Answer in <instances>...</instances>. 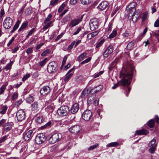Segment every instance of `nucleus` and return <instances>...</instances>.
<instances>
[{"label":"nucleus","mask_w":159,"mask_h":159,"mask_svg":"<svg viewBox=\"0 0 159 159\" xmlns=\"http://www.w3.org/2000/svg\"><path fill=\"white\" fill-rule=\"evenodd\" d=\"M52 23V21H49L48 23H46V24H45V25L43 27V29L44 30L47 29L50 26Z\"/></svg>","instance_id":"ea45409f"},{"label":"nucleus","mask_w":159,"mask_h":159,"mask_svg":"<svg viewBox=\"0 0 159 159\" xmlns=\"http://www.w3.org/2000/svg\"><path fill=\"white\" fill-rule=\"evenodd\" d=\"M47 60L48 59L47 58H44V59L43 60L41 61L40 62H39V65L41 66H43L46 63Z\"/></svg>","instance_id":"58836bf2"},{"label":"nucleus","mask_w":159,"mask_h":159,"mask_svg":"<svg viewBox=\"0 0 159 159\" xmlns=\"http://www.w3.org/2000/svg\"><path fill=\"white\" fill-rule=\"evenodd\" d=\"M6 89V85H2L0 89V94H2Z\"/></svg>","instance_id":"de8ad7c7"},{"label":"nucleus","mask_w":159,"mask_h":159,"mask_svg":"<svg viewBox=\"0 0 159 159\" xmlns=\"http://www.w3.org/2000/svg\"><path fill=\"white\" fill-rule=\"evenodd\" d=\"M66 4L63 3L59 7L58 10V12L59 13H61V11L63 10Z\"/></svg>","instance_id":"79ce46f5"},{"label":"nucleus","mask_w":159,"mask_h":159,"mask_svg":"<svg viewBox=\"0 0 159 159\" xmlns=\"http://www.w3.org/2000/svg\"><path fill=\"white\" fill-rule=\"evenodd\" d=\"M83 77L82 75L77 76L76 77L75 80L77 82H80L83 80Z\"/></svg>","instance_id":"c9c22d12"},{"label":"nucleus","mask_w":159,"mask_h":159,"mask_svg":"<svg viewBox=\"0 0 159 159\" xmlns=\"http://www.w3.org/2000/svg\"><path fill=\"white\" fill-rule=\"evenodd\" d=\"M32 110L33 111H37L39 110V105L37 102H34L31 105Z\"/></svg>","instance_id":"4be33fe9"},{"label":"nucleus","mask_w":159,"mask_h":159,"mask_svg":"<svg viewBox=\"0 0 159 159\" xmlns=\"http://www.w3.org/2000/svg\"><path fill=\"white\" fill-rule=\"evenodd\" d=\"M36 121L39 123H41L43 121V118L42 116H39L37 117Z\"/></svg>","instance_id":"c756f323"},{"label":"nucleus","mask_w":159,"mask_h":159,"mask_svg":"<svg viewBox=\"0 0 159 159\" xmlns=\"http://www.w3.org/2000/svg\"><path fill=\"white\" fill-rule=\"evenodd\" d=\"M88 94V90L84 89L82 92L81 97L82 98H84L85 96H87Z\"/></svg>","instance_id":"a878e982"},{"label":"nucleus","mask_w":159,"mask_h":159,"mask_svg":"<svg viewBox=\"0 0 159 159\" xmlns=\"http://www.w3.org/2000/svg\"><path fill=\"white\" fill-rule=\"evenodd\" d=\"M13 123L12 122H7L4 125V129L7 131H9L12 128Z\"/></svg>","instance_id":"412c9836"},{"label":"nucleus","mask_w":159,"mask_h":159,"mask_svg":"<svg viewBox=\"0 0 159 159\" xmlns=\"http://www.w3.org/2000/svg\"><path fill=\"white\" fill-rule=\"evenodd\" d=\"M13 24V20L10 17H7L3 23V26L6 29L10 28Z\"/></svg>","instance_id":"0eeeda50"},{"label":"nucleus","mask_w":159,"mask_h":159,"mask_svg":"<svg viewBox=\"0 0 159 159\" xmlns=\"http://www.w3.org/2000/svg\"><path fill=\"white\" fill-rule=\"evenodd\" d=\"M7 138V136H4L1 139H0V143L3 142Z\"/></svg>","instance_id":"0e129e2a"},{"label":"nucleus","mask_w":159,"mask_h":159,"mask_svg":"<svg viewBox=\"0 0 159 159\" xmlns=\"http://www.w3.org/2000/svg\"><path fill=\"white\" fill-rule=\"evenodd\" d=\"M87 55V54L86 52H84L80 55L77 58L78 60L80 61L84 57Z\"/></svg>","instance_id":"b1692460"},{"label":"nucleus","mask_w":159,"mask_h":159,"mask_svg":"<svg viewBox=\"0 0 159 159\" xmlns=\"http://www.w3.org/2000/svg\"><path fill=\"white\" fill-rule=\"evenodd\" d=\"M98 146V144H96L94 145L90 146L89 148H88V150H93L97 147Z\"/></svg>","instance_id":"3c124183"},{"label":"nucleus","mask_w":159,"mask_h":159,"mask_svg":"<svg viewBox=\"0 0 159 159\" xmlns=\"http://www.w3.org/2000/svg\"><path fill=\"white\" fill-rule=\"evenodd\" d=\"M73 75V74L71 73L69 74H68L67 75V74L66 75V77L64 78V81L65 82H67L70 79L71 77Z\"/></svg>","instance_id":"72a5a7b5"},{"label":"nucleus","mask_w":159,"mask_h":159,"mask_svg":"<svg viewBox=\"0 0 159 159\" xmlns=\"http://www.w3.org/2000/svg\"><path fill=\"white\" fill-rule=\"evenodd\" d=\"M102 89V85H98L95 87L94 89H92L91 91L93 94H95L100 91Z\"/></svg>","instance_id":"6ab92c4d"},{"label":"nucleus","mask_w":159,"mask_h":159,"mask_svg":"<svg viewBox=\"0 0 159 159\" xmlns=\"http://www.w3.org/2000/svg\"><path fill=\"white\" fill-rule=\"evenodd\" d=\"M134 69L132 63H127L126 67L123 68L120 72V76L122 79L117 83L115 84L112 87V89H115L119 86V84L123 86L129 85L131 82Z\"/></svg>","instance_id":"f257e3e1"},{"label":"nucleus","mask_w":159,"mask_h":159,"mask_svg":"<svg viewBox=\"0 0 159 159\" xmlns=\"http://www.w3.org/2000/svg\"><path fill=\"white\" fill-rule=\"evenodd\" d=\"M83 18V15L81 17L74 19L72 20L69 24V25L71 27H73L78 24L81 21Z\"/></svg>","instance_id":"4468645a"},{"label":"nucleus","mask_w":159,"mask_h":159,"mask_svg":"<svg viewBox=\"0 0 159 159\" xmlns=\"http://www.w3.org/2000/svg\"><path fill=\"white\" fill-rule=\"evenodd\" d=\"M149 133L148 130L146 129H142L136 131L135 134L137 135H146Z\"/></svg>","instance_id":"aec40b11"},{"label":"nucleus","mask_w":159,"mask_h":159,"mask_svg":"<svg viewBox=\"0 0 159 159\" xmlns=\"http://www.w3.org/2000/svg\"><path fill=\"white\" fill-rule=\"evenodd\" d=\"M51 122L50 121H49L45 124L43 126H41L42 129H43L45 128H46L48 126H49L51 124Z\"/></svg>","instance_id":"864d4df0"},{"label":"nucleus","mask_w":159,"mask_h":159,"mask_svg":"<svg viewBox=\"0 0 159 159\" xmlns=\"http://www.w3.org/2000/svg\"><path fill=\"white\" fill-rule=\"evenodd\" d=\"M131 15L129 16V13H128V18L130 19H132L133 22H135L137 21L139 17V15L137 14L136 12L131 13Z\"/></svg>","instance_id":"ddd939ff"},{"label":"nucleus","mask_w":159,"mask_h":159,"mask_svg":"<svg viewBox=\"0 0 159 159\" xmlns=\"http://www.w3.org/2000/svg\"><path fill=\"white\" fill-rule=\"evenodd\" d=\"M136 3L133 2L130 3L128 6L127 7L128 8V11L129 13V16L131 14V12H136V7L137 6Z\"/></svg>","instance_id":"9b49d317"},{"label":"nucleus","mask_w":159,"mask_h":159,"mask_svg":"<svg viewBox=\"0 0 159 159\" xmlns=\"http://www.w3.org/2000/svg\"><path fill=\"white\" fill-rule=\"evenodd\" d=\"M15 39L14 37H12L11 39V40L9 41L8 43L7 44V46L9 47L13 42L14 40Z\"/></svg>","instance_id":"69168bd1"},{"label":"nucleus","mask_w":159,"mask_h":159,"mask_svg":"<svg viewBox=\"0 0 159 159\" xmlns=\"http://www.w3.org/2000/svg\"><path fill=\"white\" fill-rule=\"evenodd\" d=\"M7 108L6 106H3L1 108L2 110L0 111V113L2 114H5L7 110Z\"/></svg>","instance_id":"7c9ffc66"},{"label":"nucleus","mask_w":159,"mask_h":159,"mask_svg":"<svg viewBox=\"0 0 159 159\" xmlns=\"http://www.w3.org/2000/svg\"><path fill=\"white\" fill-rule=\"evenodd\" d=\"M109 3L106 1H104L101 3L98 7V8L100 11H103L109 7Z\"/></svg>","instance_id":"f8f14e48"},{"label":"nucleus","mask_w":159,"mask_h":159,"mask_svg":"<svg viewBox=\"0 0 159 159\" xmlns=\"http://www.w3.org/2000/svg\"><path fill=\"white\" fill-rule=\"evenodd\" d=\"M69 111V109L68 106H61L57 110V114L61 116H67Z\"/></svg>","instance_id":"7ed1b4c3"},{"label":"nucleus","mask_w":159,"mask_h":159,"mask_svg":"<svg viewBox=\"0 0 159 159\" xmlns=\"http://www.w3.org/2000/svg\"><path fill=\"white\" fill-rule=\"evenodd\" d=\"M113 47L112 46H109L106 49L103 53L104 56L106 57L109 56L113 52Z\"/></svg>","instance_id":"2eb2a0df"},{"label":"nucleus","mask_w":159,"mask_h":159,"mask_svg":"<svg viewBox=\"0 0 159 159\" xmlns=\"http://www.w3.org/2000/svg\"><path fill=\"white\" fill-rule=\"evenodd\" d=\"M52 14H49L47 18L44 20V23L46 24L47 22L50 21L51 18H52Z\"/></svg>","instance_id":"e433bc0d"},{"label":"nucleus","mask_w":159,"mask_h":159,"mask_svg":"<svg viewBox=\"0 0 159 159\" xmlns=\"http://www.w3.org/2000/svg\"><path fill=\"white\" fill-rule=\"evenodd\" d=\"M26 101L27 102L30 103L34 101L33 97L30 96L26 98Z\"/></svg>","instance_id":"2f4dec72"},{"label":"nucleus","mask_w":159,"mask_h":159,"mask_svg":"<svg viewBox=\"0 0 159 159\" xmlns=\"http://www.w3.org/2000/svg\"><path fill=\"white\" fill-rule=\"evenodd\" d=\"M156 145H154V146H153L152 147L149 149V152L151 153H153L155 150V148H156Z\"/></svg>","instance_id":"c03bdc74"},{"label":"nucleus","mask_w":159,"mask_h":159,"mask_svg":"<svg viewBox=\"0 0 159 159\" xmlns=\"http://www.w3.org/2000/svg\"><path fill=\"white\" fill-rule=\"evenodd\" d=\"M129 33L128 31H126L125 33L123 34V36L125 37H127L128 36Z\"/></svg>","instance_id":"338daca9"},{"label":"nucleus","mask_w":159,"mask_h":159,"mask_svg":"<svg viewBox=\"0 0 159 159\" xmlns=\"http://www.w3.org/2000/svg\"><path fill=\"white\" fill-rule=\"evenodd\" d=\"M81 27H80L78 28V29H77V30L73 34V35H75L77 34H78L79 33L80 31H81Z\"/></svg>","instance_id":"052dcab7"},{"label":"nucleus","mask_w":159,"mask_h":159,"mask_svg":"<svg viewBox=\"0 0 159 159\" xmlns=\"http://www.w3.org/2000/svg\"><path fill=\"white\" fill-rule=\"evenodd\" d=\"M154 26L155 27H158L159 26V19H157L154 23Z\"/></svg>","instance_id":"680f3d73"},{"label":"nucleus","mask_w":159,"mask_h":159,"mask_svg":"<svg viewBox=\"0 0 159 159\" xmlns=\"http://www.w3.org/2000/svg\"><path fill=\"white\" fill-rule=\"evenodd\" d=\"M155 125V121L154 119H151L148 121V125L150 128H152Z\"/></svg>","instance_id":"c85d7f7f"},{"label":"nucleus","mask_w":159,"mask_h":159,"mask_svg":"<svg viewBox=\"0 0 159 159\" xmlns=\"http://www.w3.org/2000/svg\"><path fill=\"white\" fill-rule=\"evenodd\" d=\"M33 134V131L30 130L25 134H24V138L25 141L29 140L31 139Z\"/></svg>","instance_id":"f3484780"},{"label":"nucleus","mask_w":159,"mask_h":159,"mask_svg":"<svg viewBox=\"0 0 159 159\" xmlns=\"http://www.w3.org/2000/svg\"><path fill=\"white\" fill-rule=\"evenodd\" d=\"M50 52V50L49 49H47L44 52L41 54V56L42 57L45 56L46 55L48 54Z\"/></svg>","instance_id":"49530a36"},{"label":"nucleus","mask_w":159,"mask_h":159,"mask_svg":"<svg viewBox=\"0 0 159 159\" xmlns=\"http://www.w3.org/2000/svg\"><path fill=\"white\" fill-rule=\"evenodd\" d=\"M98 21L96 19H91L89 24L91 30L93 31L97 29L98 27Z\"/></svg>","instance_id":"423d86ee"},{"label":"nucleus","mask_w":159,"mask_h":159,"mask_svg":"<svg viewBox=\"0 0 159 159\" xmlns=\"http://www.w3.org/2000/svg\"><path fill=\"white\" fill-rule=\"evenodd\" d=\"M82 129L81 126L76 125L70 128L69 130L72 134H75L78 133Z\"/></svg>","instance_id":"1a4fd4ad"},{"label":"nucleus","mask_w":159,"mask_h":159,"mask_svg":"<svg viewBox=\"0 0 159 159\" xmlns=\"http://www.w3.org/2000/svg\"><path fill=\"white\" fill-rule=\"evenodd\" d=\"M62 137L61 133H56L52 135L49 139V143L50 144H54L60 140Z\"/></svg>","instance_id":"f03ea898"},{"label":"nucleus","mask_w":159,"mask_h":159,"mask_svg":"<svg viewBox=\"0 0 159 159\" xmlns=\"http://www.w3.org/2000/svg\"><path fill=\"white\" fill-rule=\"evenodd\" d=\"M75 42V41H73L71 44L67 48V50H71L72 48H73V47L74 45Z\"/></svg>","instance_id":"09e8293b"},{"label":"nucleus","mask_w":159,"mask_h":159,"mask_svg":"<svg viewBox=\"0 0 159 159\" xmlns=\"http://www.w3.org/2000/svg\"><path fill=\"white\" fill-rule=\"evenodd\" d=\"M16 116L18 120L19 121H21L25 117V112L23 110H20L18 111Z\"/></svg>","instance_id":"9d476101"},{"label":"nucleus","mask_w":159,"mask_h":159,"mask_svg":"<svg viewBox=\"0 0 159 159\" xmlns=\"http://www.w3.org/2000/svg\"><path fill=\"white\" fill-rule=\"evenodd\" d=\"M92 0H80L81 3L84 5L89 4Z\"/></svg>","instance_id":"f704fd0d"},{"label":"nucleus","mask_w":159,"mask_h":159,"mask_svg":"<svg viewBox=\"0 0 159 159\" xmlns=\"http://www.w3.org/2000/svg\"><path fill=\"white\" fill-rule=\"evenodd\" d=\"M46 137L43 133L39 134L36 137L35 139L36 143L40 144L43 143L46 140Z\"/></svg>","instance_id":"39448f33"},{"label":"nucleus","mask_w":159,"mask_h":159,"mask_svg":"<svg viewBox=\"0 0 159 159\" xmlns=\"http://www.w3.org/2000/svg\"><path fill=\"white\" fill-rule=\"evenodd\" d=\"M25 14L26 16H28L31 14V11H30V9L29 8H27L25 11Z\"/></svg>","instance_id":"8fccbe9b"},{"label":"nucleus","mask_w":159,"mask_h":159,"mask_svg":"<svg viewBox=\"0 0 159 159\" xmlns=\"http://www.w3.org/2000/svg\"><path fill=\"white\" fill-rule=\"evenodd\" d=\"M58 1L59 0H51L50 2V5L53 6L54 5L57 4Z\"/></svg>","instance_id":"4d7b16f0"},{"label":"nucleus","mask_w":159,"mask_h":159,"mask_svg":"<svg viewBox=\"0 0 159 159\" xmlns=\"http://www.w3.org/2000/svg\"><path fill=\"white\" fill-rule=\"evenodd\" d=\"M148 28L147 27H146L144 30L143 33V34L139 36V40H140L143 38V37L144 36L145 34H146L147 30H148Z\"/></svg>","instance_id":"473e14b6"},{"label":"nucleus","mask_w":159,"mask_h":159,"mask_svg":"<svg viewBox=\"0 0 159 159\" xmlns=\"http://www.w3.org/2000/svg\"><path fill=\"white\" fill-rule=\"evenodd\" d=\"M92 113L89 110H86L83 113L82 117V118L86 121H89L91 118Z\"/></svg>","instance_id":"6e6552de"},{"label":"nucleus","mask_w":159,"mask_h":159,"mask_svg":"<svg viewBox=\"0 0 159 159\" xmlns=\"http://www.w3.org/2000/svg\"><path fill=\"white\" fill-rule=\"evenodd\" d=\"M22 99L20 100H19L16 102L15 103V106L16 107H18L22 102Z\"/></svg>","instance_id":"bf43d9fd"},{"label":"nucleus","mask_w":159,"mask_h":159,"mask_svg":"<svg viewBox=\"0 0 159 159\" xmlns=\"http://www.w3.org/2000/svg\"><path fill=\"white\" fill-rule=\"evenodd\" d=\"M57 64L55 61L50 62L48 65L47 70L50 73H55L57 70Z\"/></svg>","instance_id":"20e7f679"},{"label":"nucleus","mask_w":159,"mask_h":159,"mask_svg":"<svg viewBox=\"0 0 159 159\" xmlns=\"http://www.w3.org/2000/svg\"><path fill=\"white\" fill-rule=\"evenodd\" d=\"M11 67V65L10 64H7L5 67V69L6 70H8L10 69Z\"/></svg>","instance_id":"774afa93"},{"label":"nucleus","mask_w":159,"mask_h":159,"mask_svg":"<svg viewBox=\"0 0 159 159\" xmlns=\"http://www.w3.org/2000/svg\"><path fill=\"white\" fill-rule=\"evenodd\" d=\"M18 97V94L17 93H14L12 95V100L14 101Z\"/></svg>","instance_id":"13d9d810"},{"label":"nucleus","mask_w":159,"mask_h":159,"mask_svg":"<svg viewBox=\"0 0 159 159\" xmlns=\"http://www.w3.org/2000/svg\"><path fill=\"white\" fill-rule=\"evenodd\" d=\"M117 34V31L116 30H113L112 32L110 35L109 38H112L116 36Z\"/></svg>","instance_id":"4c0bfd02"},{"label":"nucleus","mask_w":159,"mask_h":159,"mask_svg":"<svg viewBox=\"0 0 159 159\" xmlns=\"http://www.w3.org/2000/svg\"><path fill=\"white\" fill-rule=\"evenodd\" d=\"M134 46V43L132 42H130L129 43L127 46V48L129 50L132 49Z\"/></svg>","instance_id":"cd10ccee"},{"label":"nucleus","mask_w":159,"mask_h":159,"mask_svg":"<svg viewBox=\"0 0 159 159\" xmlns=\"http://www.w3.org/2000/svg\"><path fill=\"white\" fill-rule=\"evenodd\" d=\"M91 59V58L90 57H89L85 60L84 61H82L81 63V64H84L88 62Z\"/></svg>","instance_id":"603ef678"},{"label":"nucleus","mask_w":159,"mask_h":159,"mask_svg":"<svg viewBox=\"0 0 159 159\" xmlns=\"http://www.w3.org/2000/svg\"><path fill=\"white\" fill-rule=\"evenodd\" d=\"M119 144V143L117 142H112L109 143L107 146L109 147L116 146Z\"/></svg>","instance_id":"a19ab883"},{"label":"nucleus","mask_w":159,"mask_h":159,"mask_svg":"<svg viewBox=\"0 0 159 159\" xmlns=\"http://www.w3.org/2000/svg\"><path fill=\"white\" fill-rule=\"evenodd\" d=\"M50 91V89L48 86H44L42 88L40 91V93L43 95H45L48 94Z\"/></svg>","instance_id":"dca6fc26"},{"label":"nucleus","mask_w":159,"mask_h":159,"mask_svg":"<svg viewBox=\"0 0 159 159\" xmlns=\"http://www.w3.org/2000/svg\"><path fill=\"white\" fill-rule=\"evenodd\" d=\"M20 22L19 21H17L14 25L12 30L11 31V33H13L19 27Z\"/></svg>","instance_id":"bb28decb"},{"label":"nucleus","mask_w":159,"mask_h":159,"mask_svg":"<svg viewBox=\"0 0 159 159\" xmlns=\"http://www.w3.org/2000/svg\"><path fill=\"white\" fill-rule=\"evenodd\" d=\"M33 47H31L28 48L26 51V52L28 54H29L30 53H32L33 51Z\"/></svg>","instance_id":"6e6d98bb"},{"label":"nucleus","mask_w":159,"mask_h":159,"mask_svg":"<svg viewBox=\"0 0 159 159\" xmlns=\"http://www.w3.org/2000/svg\"><path fill=\"white\" fill-rule=\"evenodd\" d=\"M79 109V105L78 103L74 104L72 106L70 109V112L73 114L77 113Z\"/></svg>","instance_id":"a211bd4d"},{"label":"nucleus","mask_w":159,"mask_h":159,"mask_svg":"<svg viewBox=\"0 0 159 159\" xmlns=\"http://www.w3.org/2000/svg\"><path fill=\"white\" fill-rule=\"evenodd\" d=\"M30 76V75L29 74H26L25 75L22 79V80L23 81H25Z\"/></svg>","instance_id":"5fc2aeb1"},{"label":"nucleus","mask_w":159,"mask_h":159,"mask_svg":"<svg viewBox=\"0 0 159 159\" xmlns=\"http://www.w3.org/2000/svg\"><path fill=\"white\" fill-rule=\"evenodd\" d=\"M28 23L27 21L24 22V23H23L20 27L18 31L20 32L22 30L25 28L28 25Z\"/></svg>","instance_id":"393cba45"},{"label":"nucleus","mask_w":159,"mask_h":159,"mask_svg":"<svg viewBox=\"0 0 159 159\" xmlns=\"http://www.w3.org/2000/svg\"><path fill=\"white\" fill-rule=\"evenodd\" d=\"M119 61V58H116L114 60L110 65L109 67L111 68L114 67L116 65L118 62Z\"/></svg>","instance_id":"5701e85b"},{"label":"nucleus","mask_w":159,"mask_h":159,"mask_svg":"<svg viewBox=\"0 0 159 159\" xmlns=\"http://www.w3.org/2000/svg\"><path fill=\"white\" fill-rule=\"evenodd\" d=\"M98 31H96L92 32L91 33H90L92 35V38H93L97 34H98Z\"/></svg>","instance_id":"e2e57ef3"},{"label":"nucleus","mask_w":159,"mask_h":159,"mask_svg":"<svg viewBox=\"0 0 159 159\" xmlns=\"http://www.w3.org/2000/svg\"><path fill=\"white\" fill-rule=\"evenodd\" d=\"M125 94L127 96H128L129 93L130 91V88L129 87H126L125 88Z\"/></svg>","instance_id":"37998d69"},{"label":"nucleus","mask_w":159,"mask_h":159,"mask_svg":"<svg viewBox=\"0 0 159 159\" xmlns=\"http://www.w3.org/2000/svg\"><path fill=\"white\" fill-rule=\"evenodd\" d=\"M156 142V139H153L151 142L148 143V145L150 147L154 145ZM156 146V144H155Z\"/></svg>","instance_id":"a18cd8bd"}]
</instances>
